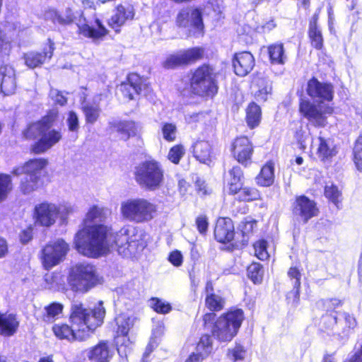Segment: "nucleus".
Wrapping results in <instances>:
<instances>
[{"label": "nucleus", "mask_w": 362, "mask_h": 362, "mask_svg": "<svg viewBox=\"0 0 362 362\" xmlns=\"http://www.w3.org/2000/svg\"><path fill=\"white\" fill-rule=\"evenodd\" d=\"M162 133L164 139L168 141H173L176 138L177 127L173 123H163L162 126Z\"/></svg>", "instance_id": "nucleus-54"}, {"label": "nucleus", "mask_w": 362, "mask_h": 362, "mask_svg": "<svg viewBox=\"0 0 362 362\" xmlns=\"http://www.w3.org/2000/svg\"><path fill=\"white\" fill-rule=\"evenodd\" d=\"M287 299L291 300L293 306H297L300 300V286L293 287V289L287 294Z\"/></svg>", "instance_id": "nucleus-62"}, {"label": "nucleus", "mask_w": 362, "mask_h": 362, "mask_svg": "<svg viewBox=\"0 0 362 362\" xmlns=\"http://www.w3.org/2000/svg\"><path fill=\"white\" fill-rule=\"evenodd\" d=\"M185 153V149L181 144L173 146L168 154V158L174 164H178Z\"/></svg>", "instance_id": "nucleus-47"}, {"label": "nucleus", "mask_w": 362, "mask_h": 362, "mask_svg": "<svg viewBox=\"0 0 362 362\" xmlns=\"http://www.w3.org/2000/svg\"><path fill=\"white\" fill-rule=\"evenodd\" d=\"M168 260L175 267H180L182 264L183 257L180 251L175 250L170 253Z\"/></svg>", "instance_id": "nucleus-61"}, {"label": "nucleus", "mask_w": 362, "mask_h": 362, "mask_svg": "<svg viewBox=\"0 0 362 362\" xmlns=\"http://www.w3.org/2000/svg\"><path fill=\"white\" fill-rule=\"evenodd\" d=\"M247 273L249 278L255 283H260L262 280L263 269L259 263H252L247 267Z\"/></svg>", "instance_id": "nucleus-45"}, {"label": "nucleus", "mask_w": 362, "mask_h": 362, "mask_svg": "<svg viewBox=\"0 0 362 362\" xmlns=\"http://www.w3.org/2000/svg\"><path fill=\"white\" fill-rule=\"evenodd\" d=\"M19 322L12 314L0 313V334L11 336L18 327Z\"/></svg>", "instance_id": "nucleus-28"}, {"label": "nucleus", "mask_w": 362, "mask_h": 362, "mask_svg": "<svg viewBox=\"0 0 362 362\" xmlns=\"http://www.w3.org/2000/svg\"><path fill=\"white\" fill-rule=\"evenodd\" d=\"M318 209L314 201L302 195L297 197L293 205V213L295 217L304 223L317 216Z\"/></svg>", "instance_id": "nucleus-14"}, {"label": "nucleus", "mask_w": 362, "mask_h": 362, "mask_svg": "<svg viewBox=\"0 0 362 362\" xmlns=\"http://www.w3.org/2000/svg\"><path fill=\"white\" fill-rule=\"evenodd\" d=\"M134 16V10L132 5H119L117 7L115 14L109 20V25L117 30L127 21L132 20Z\"/></svg>", "instance_id": "nucleus-25"}, {"label": "nucleus", "mask_w": 362, "mask_h": 362, "mask_svg": "<svg viewBox=\"0 0 362 362\" xmlns=\"http://www.w3.org/2000/svg\"><path fill=\"white\" fill-rule=\"evenodd\" d=\"M64 306L62 304L54 302L45 307L43 320L51 322L57 319L62 313Z\"/></svg>", "instance_id": "nucleus-38"}, {"label": "nucleus", "mask_w": 362, "mask_h": 362, "mask_svg": "<svg viewBox=\"0 0 362 362\" xmlns=\"http://www.w3.org/2000/svg\"><path fill=\"white\" fill-rule=\"evenodd\" d=\"M157 211V206L144 198H132L123 201L120 213L123 218L136 223L152 220Z\"/></svg>", "instance_id": "nucleus-6"}, {"label": "nucleus", "mask_w": 362, "mask_h": 362, "mask_svg": "<svg viewBox=\"0 0 362 362\" xmlns=\"http://www.w3.org/2000/svg\"><path fill=\"white\" fill-rule=\"evenodd\" d=\"M256 183L262 187H269L274 182V163L269 160L262 168L257 175Z\"/></svg>", "instance_id": "nucleus-29"}, {"label": "nucleus", "mask_w": 362, "mask_h": 362, "mask_svg": "<svg viewBox=\"0 0 362 362\" xmlns=\"http://www.w3.org/2000/svg\"><path fill=\"white\" fill-rule=\"evenodd\" d=\"M216 314L206 313L203 316L205 327H212L213 336L220 341H230L236 335L244 319L243 312L236 309L219 317L216 321Z\"/></svg>", "instance_id": "nucleus-4"}, {"label": "nucleus", "mask_w": 362, "mask_h": 362, "mask_svg": "<svg viewBox=\"0 0 362 362\" xmlns=\"http://www.w3.org/2000/svg\"><path fill=\"white\" fill-rule=\"evenodd\" d=\"M102 281L103 279L98 274L96 267L86 262L74 265L68 276V284L71 289L82 293L88 292Z\"/></svg>", "instance_id": "nucleus-5"}, {"label": "nucleus", "mask_w": 362, "mask_h": 362, "mask_svg": "<svg viewBox=\"0 0 362 362\" xmlns=\"http://www.w3.org/2000/svg\"><path fill=\"white\" fill-rule=\"evenodd\" d=\"M26 139H37L32 146L35 153H43L58 144L63 136L62 128L53 115H46L40 120L30 124L23 132Z\"/></svg>", "instance_id": "nucleus-3"}, {"label": "nucleus", "mask_w": 362, "mask_h": 362, "mask_svg": "<svg viewBox=\"0 0 362 362\" xmlns=\"http://www.w3.org/2000/svg\"><path fill=\"white\" fill-rule=\"evenodd\" d=\"M1 76V90L5 95L14 93L16 84L13 69L9 65H4L0 67Z\"/></svg>", "instance_id": "nucleus-26"}, {"label": "nucleus", "mask_w": 362, "mask_h": 362, "mask_svg": "<svg viewBox=\"0 0 362 362\" xmlns=\"http://www.w3.org/2000/svg\"><path fill=\"white\" fill-rule=\"evenodd\" d=\"M145 87L144 80L137 74L132 73L129 74L127 81L117 86L116 94L124 102L136 100Z\"/></svg>", "instance_id": "nucleus-12"}, {"label": "nucleus", "mask_w": 362, "mask_h": 362, "mask_svg": "<svg viewBox=\"0 0 362 362\" xmlns=\"http://www.w3.org/2000/svg\"><path fill=\"white\" fill-rule=\"evenodd\" d=\"M236 194L237 199L243 202L257 200L260 197L259 192L257 189L249 187H240Z\"/></svg>", "instance_id": "nucleus-40"}, {"label": "nucleus", "mask_w": 362, "mask_h": 362, "mask_svg": "<svg viewBox=\"0 0 362 362\" xmlns=\"http://www.w3.org/2000/svg\"><path fill=\"white\" fill-rule=\"evenodd\" d=\"M194 157L200 163L207 164L211 161L212 148L210 143L205 140H198L192 146Z\"/></svg>", "instance_id": "nucleus-27"}, {"label": "nucleus", "mask_w": 362, "mask_h": 362, "mask_svg": "<svg viewBox=\"0 0 362 362\" xmlns=\"http://www.w3.org/2000/svg\"><path fill=\"white\" fill-rule=\"evenodd\" d=\"M206 307L211 311H219L223 308L224 300L214 293L207 294L205 299Z\"/></svg>", "instance_id": "nucleus-43"}, {"label": "nucleus", "mask_w": 362, "mask_h": 362, "mask_svg": "<svg viewBox=\"0 0 362 362\" xmlns=\"http://www.w3.org/2000/svg\"><path fill=\"white\" fill-rule=\"evenodd\" d=\"M59 214L60 209L52 203L43 202L35 207V223L42 226L49 227L54 225L59 217Z\"/></svg>", "instance_id": "nucleus-13"}, {"label": "nucleus", "mask_w": 362, "mask_h": 362, "mask_svg": "<svg viewBox=\"0 0 362 362\" xmlns=\"http://www.w3.org/2000/svg\"><path fill=\"white\" fill-rule=\"evenodd\" d=\"M345 325L343 327V332L349 333L351 330H353L356 325V320L355 317L349 313H345L344 315Z\"/></svg>", "instance_id": "nucleus-58"}, {"label": "nucleus", "mask_w": 362, "mask_h": 362, "mask_svg": "<svg viewBox=\"0 0 362 362\" xmlns=\"http://www.w3.org/2000/svg\"><path fill=\"white\" fill-rule=\"evenodd\" d=\"M185 64L196 61L202 57L204 50L202 48L194 47L185 51L182 52Z\"/></svg>", "instance_id": "nucleus-50"}, {"label": "nucleus", "mask_w": 362, "mask_h": 362, "mask_svg": "<svg viewBox=\"0 0 362 362\" xmlns=\"http://www.w3.org/2000/svg\"><path fill=\"white\" fill-rule=\"evenodd\" d=\"M191 89L200 96H214L217 93L218 86L214 68L206 64L197 68L191 78Z\"/></svg>", "instance_id": "nucleus-9"}, {"label": "nucleus", "mask_w": 362, "mask_h": 362, "mask_svg": "<svg viewBox=\"0 0 362 362\" xmlns=\"http://www.w3.org/2000/svg\"><path fill=\"white\" fill-rule=\"evenodd\" d=\"M339 305V300H331L327 305V310L325 315L323 316V323L328 329H333L334 327L337 326L338 318V308Z\"/></svg>", "instance_id": "nucleus-32"}, {"label": "nucleus", "mask_w": 362, "mask_h": 362, "mask_svg": "<svg viewBox=\"0 0 362 362\" xmlns=\"http://www.w3.org/2000/svg\"><path fill=\"white\" fill-rule=\"evenodd\" d=\"M109 209L99 206H93L86 214V220L90 222L103 223L110 216Z\"/></svg>", "instance_id": "nucleus-35"}, {"label": "nucleus", "mask_w": 362, "mask_h": 362, "mask_svg": "<svg viewBox=\"0 0 362 362\" xmlns=\"http://www.w3.org/2000/svg\"><path fill=\"white\" fill-rule=\"evenodd\" d=\"M54 49V43L49 40L48 44L44 47L42 52H30L24 55L25 64L31 69L41 66L47 60H49Z\"/></svg>", "instance_id": "nucleus-19"}, {"label": "nucleus", "mask_w": 362, "mask_h": 362, "mask_svg": "<svg viewBox=\"0 0 362 362\" xmlns=\"http://www.w3.org/2000/svg\"><path fill=\"white\" fill-rule=\"evenodd\" d=\"M49 95L54 105L64 106L66 104L67 98L62 92L57 89L51 88Z\"/></svg>", "instance_id": "nucleus-56"}, {"label": "nucleus", "mask_w": 362, "mask_h": 362, "mask_svg": "<svg viewBox=\"0 0 362 362\" xmlns=\"http://www.w3.org/2000/svg\"><path fill=\"white\" fill-rule=\"evenodd\" d=\"M163 174L160 163L153 159L140 163L134 172L136 182L141 188L148 191H155L161 187Z\"/></svg>", "instance_id": "nucleus-7"}, {"label": "nucleus", "mask_w": 362, "mask_h": 362, "mask_svg": "<svg viewBox=\"0 0 362 362\" xmlns=\"http://www.w3.org/2000/svg\"><path fill=\"white\" fill-rule=\"evenodd\" d=\"M177 23L180 27L194 28L202 30L204 24L202 13L198 8L187 7L182 9L177 17Z\"/></svg>", "instance_id": "nucleus-15"}, {"label": "nucleus", "mask_w": 362, "mask_h": 362, "mask_svg": "<svg viewBox=\"0 0 362 362\" xmlns=\"http://www.w3.org/2000/svg\"><path fill=\"white\" fill-rule=\"evenodd\" d=\"M235 231L232 221L228 218H219L217 220L214 236L219 243H230L234 238Z\"/></svg>", "instance_id": "nucleus-21"}, {"label": "nucleus", "mask_w": 362, "mask_h": 362, "mask_svg": "<svg viewBox=\"0 0 362 362\" xmlns=\"http://www.w3.org/2000/svg\"><path fill=\"white\" fill-rule=\"evenodd\" d=\"M196 224L199 232L201 234H205L208 228V221L205 216H199L197 218Z\"/></svg>", "instance_id": "nucleus-64"}, {"label": "nucleus", "mask_w": 362, "mask_h": 362, "mask_svg": "<svg viewBox=\"0 0 362 362\" xmlns=\"http://www.w3.org/2000/svg\"><path fill=\"white\" fill-rule=\"evenodd\" d=\"M230 179L228 180L229 191L232 194H236L242 187L243 178V170L239 166H235L229 170Z\"/></svg>", "instance_id": "nucleus-36"}, {"label": "nucleus", "mask_w": 362, "mask_h": 362, "mask_svg": "<svg viewBox=\"0 0 362 362\" xmlns=\"http://www.w3.org/2000/svg\"><path fill=\"white\" fill-rule=\"evenodd\" d=\"M319 146L317 149L318 158L326 165H329L334 156H336L338 151L333 141L330 139L318 137Z\"/></svg>", "instance_id": "nucleus-22"}, {"label": "nucleus", "mask_w": 362, "mask_h": 362, "mask_svg": "<svg viewBox=\"0 0 362 362\" xmlns=\"http://www.w3.org/2000/svg\"><path fill=\"white\" fill-rule=\"evenodd\" d=\"M301 122L305 123L308 127H324L326 124V118L324 115H303Z\"/></svg>", "instance_id": "nucleus-44"}, {"label": "nucleus", "mask_w": 362, "mask_h": 362, "mask_svg": "<svg viewBox=\"0 0 362 362\" xmlns=\"http://www.w3.org/2000/svg\"><path fill=\"white\" fill-rule=\"evenodd\" d=\"M324 194L327 199L337 206L339 193L338 187L336 185L330 182L326 183Z\"/></svg>", "instance_id": "nucleus-46"}, {"label": "nucleus", "mask_w": 362, "mask_h": 362, "mask_svg": "<svg viewBox=\"0 0 362 362\" xmlns=\"http://www.w3.org/2000/svg\"><path fill=\"white\" fill-rule=\"evenodd\" d=\"M267 242L265 240H259L254 244L255 255L260 260H265L269 257L267 250Z\"/></svg>", "instance_id": "nucleus-55"}, {"label": "nucleus", "mask_w": 362, "mask_h": 362, "mask_svg": "<svg viewBox=\"0 0 362 362\" xmlns=\"http://www.w3.org/2000/svg\"><path fill=\"white\" fill-rule=\"evenodd\" d=\"M151 306L156 313L161 314L168 313L172 309L170 303L158 298L151 299Z\"/></svg>", "instance_id": "nucleus-52"}, {"label": "nucleus", "mask_w": 362, "mask_h": 362, "mask_svg": "<svg viewBox=\"0 0 362 362\" xmlns=\"http://www.w3.org/2000/svg\"><path fill=\"white\" fill-rule=\"evenodd\" d=\"M11 189V180L8 175L0 174V201L3 200Z\"/></svg>", "instance_id": "nucleus-53"}, {"label": "nucleus", "mask_w": 362, "mask_h": 362, "mask_svg": "<svg viewBox=\"0 0 362 362\" xmlns=\"http://www.w3.org/2000/svg\"><path fill=\"white\" fill-rule=\"evenodd\" d=\"M12 38L0 30V63L9 54Z\"/></svg>", "instance_id": "nucleus-41"}, {"label": "nucleus", "mask_w": 362, "mask_h": 362, "mask_svg": "<svg viewBox=\"0 0 362 362\" xmlns=\"http://www.w3.org/2000/svg\"><path fill=\"white\" fill-rule=\"evenodd\" d=\"M111 128L118 133L120 139L124 141L137 132V127L133 122H114L111 124Z\"/></svg>", "instance_id": "nucleus-31"}, {"label": "nucleus", "mask_w": 362, "mask_h": 362, "mask_svg": "<svg viewBox=\"0 0 362 362\" xmlns=\"http://www.w3.org/2000/svg\"><path fill=\"white\" fill-rule=\"evenodd\" d=\"M103 95H96L93 98V104L88 105L84 103H82L83 109L86 113H95L97 112L101 111L100 106L105 105L106 103L104 102L103 104H100L102 102ZM103 97L107 98V95H103Z\"/></svg>", "instance_id": "nucleus-51"}, {"label": "nucleus", "mask_w": 362, "mask_h": 362, "mask_svg": "<svg viewBox=\"0 0 362 362\" xmlns=\"http://www.w3.org/2000/svg\"><path fill=\"white\" fill-rule=\"evenodd\" d=\"M353 161L358 170L362 171V134L355 141L353 148Z\"/></svg>", "instance_id": "nucleus-42"}, {"label": "nucleus", "mask_w": 362, "mask_h": 362, "mask_svg": "<svg viewBox=\"0 0 362 362\" xmlns=\"http://www.w3.org/2000/svg\"><path fill=\"white\" fill-rule=\"evenodd\" d=\"M309 136L310 132L307 125L304 128L300 127V129L296 131L295 138L300 149L304 150L306 148L307 141L309 139Z\"/></svg>", "instance_id": "nucleus-49"}, {"label": "nucleus", "mask_w": 362, "mask_h": 362, "mask_svg": "<svg viewBox=\"0 0 362 362\" xmlns=\"http://www.w3.org/2000/svg\"><path fill=\"white\" fill-rule=\"evenodd\" d=\"M246 122L250 129L257 127L261 121V115H247Z\"/></svg>", "instance_id": "nucleus-63"}, {"label": "nucleus", "mask_w": 362, "mask_h": 362, "mask_svg": "<svg viewBox=\"0 0 362 362\" xmlns=\"http://www.w3.org/2000/svg\"><path fill=\"white\" fill-rule=\"evenodd\" d=\"M307 92L310 96L319 99L322 105L325 101L330 103L333 98L332 86L322 83L315 78L308 81Z\"/></svg>", "instance_id": "nucleus-18"}, {"label": "nucleus", "mask_w": 362, "mask_h": 362, "mask_svg": "<svg viewBox=\"0 0 362 362\" xmlns=\"http://www.w3.org/2000/svg\"><path fill=\"white\" fill-rule=\"evenodd\" d=\"M255 84L258 90L255 92V97L258 100L265 101L271 93L272 87L269 81L264 78H257Z\"/></svg>", "instance_id": "nucleus-39"}, {"label": "nucleus", "mask_w": 362, "mask_h": 362, "mask_svg": "<svg viewBox=\"0 0 362 362\" xmlns=\"http://www.w3.org/2000/svg\"><path fill=\"white\" fill-rule=\"evenodd\" d=\"M212 351V339L208 334L202 336L196 348V353H192L185 362H202Z\"/></svg>", "instance_id": "nucleus-24"}, {"label": "nucleus", "mask_w": 362, "mask_h": 362, "mask_svg": "<svg viewBox=\"0 0 362 362\" xmlns=\"http://www.w3.org/2000/svg\"><path fill=\"white\" fill-rule=\"evenodd\" d=\"M136 320V317L129 316L126 314H121L115 317L117 325L115 343L117 346V352L122 357L127 356L132 350V341L128 334Z\"/></svg>", "instance_id": "nucleus-10"}, {"label": "nucleus", "mask_w": 362, "mask_h": 362, "mask_svg": "<svg viewBox=\"0 0 362 362\" xmlns=\"http://www.w3.org/2000/svg\"><path fill=\"white\" fill-rule=\"evenodd\" d=\"M267 51L272 64L283 65L286 62L287 56L282 43L270 45L267 47Z\"/></svg>", "instance_id": "nucleus-33"}, {"label": "nucleus", "mask_w": 362, "mask_h": 362, "mask_svg": "<svg viewBox=\"0 0 362 362\" xmlns=\"http://www.w3.org/2000/svg\"><path fill=\"white\" fill-rule=\"evenodd\" d=\"M323 105H319L320 110H317L315 105L312 104L307 100H301L300 103V113H322Z\"/></svg>", "instance_id": "nucleus-57"}, {"label": "nucleus", "mask_w": 362, "mask_h": 362, "mask_svg": "<svg viewBox=\"0 0 362 362\" xmlns=\"http://www.w3.org/2000/svg\"><path fill=\"white\" fill-rule=\"evenodd\" d=\"M114 354V350L107 341H102L92 348L88 354L91 362H110Z\"/></svg>", "instance_id": "nucleus-23"}, {"label": "nucleus", "mask_w": 362, "mask_h": 362, "mask_svg": "<svg viewBox=\"0 0 362 362\" xmlns=\"http://www.w3.org/2000/svg\"><path fill=\"white\" fill-rule=\"evenodd\" d=\"M105 309L102 300L93 308L87 309L78 301L71 304L69 320L71 326L66 324H55L52 327L55 336L68 341H84L89 338L95 330L103 323Z\"/></svg>", "instance_id": "nucleus-2"}, {"label": "nucleus", "mask_w": 362, "mask_h": 362, "mask_svg": "<svg viewBox=\"0 0 362 362\" xmlns=\"http://www.w3.org/2000/svg\"><path fill=\"white\" fill-rule=\"evenodd\" d=\"M309 37L311 40L312 45L317 49L322 48L323 45V39L321 30L317 25V17H313L310 22Z\"/></svg>", "instance_id": "nucleus-37"}, {"label": "nucleus", "mask_w": 362, "mask_h": 362, "mask_svg": "<svg viewBox=\"0 0 362 362\" xmlns=\"http://www.w3.org/2000/svg\"><path fill=\"white\" fill-rule=\"evenodd\" d=\"M234 72L239 76H245L255 66L253 55L248 52L235 54L233 59Z\"/></svg>", "instance_id": "nucleus-20"}, {"label": "nucleus", "mask_w": 362, "mask_h": 362, "mask_svg": "<svg viewBox=\"0 0 362 362\" xmlns=\"http://www.w3.org/2000/svg\"><path fill=\"white\" fill-rule=\"evenodd\" d=\"M232 152L234 158L240 164L247 166L251 163L253 146L247 137H238L233 144Z\"/></svg>", "instance_id": "nucleus-16"}, {"label": "nucleus", "mask_w": 362, "mask_h": 362, "mask_svg": "<svg viewBox=\"0 0 362 362\" xmlns=\"http://www.w3.org/2000/svg\"><path fill=\"white\" fill-rule=\"evenodd\" d=\"M141 235L133 226L121 228L113 237L111 228L100 223L79 230L75 236L74 243L78 252L85 256L97 257L105 254L114 245L119 252L134 254L140 245Z\"/></svg>", "instance_id": "nucleus-1"}, {"label": "nucleus", "mask_w": 362, "mask_h": 362, "mask_svg": "<svg viewBox=\"0 0 362 362\" xmlns=\"http://www.w3.org/2000/svg\"><path fill=\"white\" fill-rule=\"evenodd\" d=\"M185 64V62L182 52H180L175 54H172L168 57L165 61L163 62V66L167 69H173Z\"/></svg>", "instance_id": "nucleus-48"}, {"label": "nucleus", "mask_w": 362, "mask_h": 362, "mask_svg": "<svg viewBox=\"0 0 362 362\" xmlns=\"http://www.w3.org/2000/svg\"><path fill=\"white\" fill-rule=\"evenodd\" d=\"M69 250V245L63 239L59 238L47 243L41 251L44 267L49 269L59 264L65 258Z\"/></svg>", "instance_id": "nucleus-11"}, {"label": "nucleus", "mask_w": 362, "mask_h": 362, "mask_svg": "<svg viewBox=\"0 0 362 362\" xmlns=\"http://www.w3.org/2000/svg\"><path fill=\"white\" fill-rule=\"evenodd\" d=\"M47 165V159L35 158L13 170L12 173L15 175H24L20 186L23 194H30L38 187L40 177Z\"/></svg>", "instance_id": "nucleus-8"}, {"label": "nucleus", "mask_w": 362, "mask_h": 362, "mask_svg": "<svg viewBox=\"0 0 362 362\" xmlns=\"http://www.w3.org/2000/svg\"><path fill=\"white\" fill-rule=\"evenodd\" d=\"M77 25L79 33L85 37L96 39L104 37L107 33V29L98 18H81Z\"/></svg>", "instance_id": "nucleus-17"}, {"label": "nucleus", "mask_w": 362, "mask_h": 362, "mask_svg": "<svg viewBox=\"0 0 362 362\" xmlns=\"http://www.w3.org/2000/svg\"><path fill=\"white\" fill-rule=\"evenodd\" d=\"M245 351L244 348L239 344H237L234 349L229 351V356L234 361L243 360L245 357Z\"/></svg>", "instance_id": "nucleus-59"}, {"label": "nucleus", "mask_w": 362, "mask_h": 362, "mask_svg": "<svg viewBox=\"0 0 362 362\" xmlns=\"http://www.w3.org/2000/svg\"><path fill=\"white\" fill-rule=\"evenodd\" d=\"M288 276L293 281V287L300 286L301 274L296 267H291Z\"/></svg>", "instance_id": "nucleus-60"}, {"label": "nucleus", "mask_w": 362, "mask_h": 362, "mask_svg": "<svg viewBox=\"0 0 362 362\" xmlns=\"http://www.w3.org/2000/svg\"><path fill=\"white\" fill-rule=\"evenodd\" d=\"M163 332L164 325L163 322H158L152 329L151 337L146 348L145 352L144 353L141 362H148L147 358L153 350L158 345L160 337L163 335Z\"/></svg>", "instance_id": "nucleus-30"}, {"label": "nucleus", "mask_w": 362, "mask_h": 362, "mask_svg": "<svg viewBox=\"0 0 362 362\" xmlns=\"http://www.w3.org/2000/svg\"><path fill=\"white\" fill-rule=\"evenodd\" d=\"M46 17L52 20L53 23L61 25L69 24L74 19L73 13L69 8H66L65 11H63L50 9L46 13Z\"/></svg>", "instance_id": "nucleus-34"}]
</instances>
